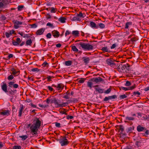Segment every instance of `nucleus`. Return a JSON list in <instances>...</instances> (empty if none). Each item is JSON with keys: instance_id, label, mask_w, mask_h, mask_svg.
<instances>
[{"instance_id": "nucleus-1", "label": "nucleus", "mask_w": 149, "mask_h": 149, "mask_svg": "<svg viewBox=\"0 0 149 149\" xmlns=\"http://www.w3.org/2000/svg\"><path fill=\"white\" fill-rule=\"evenodd\" d=\"M8 86L5 83H3V85L1 86L2 90L6 93L8 94L13 96L17 92V90L16 89L12 90V88L15 89L19 87V85L13 81H10L8 82Z\"/></svg>"}, {"instance_id": "nucleus-2", "label": "nucleus", "mask_w": 149, "mask_h": 149, "mask_svg": "<svg viewBox=\"0 0 149 149\" xmlns=\"http://www.w3.org/2000/svg\"><path fill=\"white\" fill-rule=\"evenodd\" d=\"M33 124L30 127L31 132L33 135L37 134L38 129L41 126V121L37 117H34L33 122Z\"/></svg>"}, {"instance_id": "nucleus-3", "label": "nucleus", "mask_w": 149, "mask_h": 149, "mask_svg": "<svg viewBox=\"0 0 149 149\" xmlns=\"http://www.w3.org/2000/svg\"><path fill=\"white\" fill-rule=\"evenodd\" d=\"M130 67V65L128 63L123 64L120 63L116 64L117 69L120 72L127 73Z\"/></svg>"}, {"instance_id": "nucleus-4", "label": "nucleus", "mask_w": 149, "mask_h": 149, "mask_svg": "<svg viewBox=\"0 0 149 149\" xmlns=\"http://www.w3.org/2000/svg\"><path fill=\"white\" fill-rule=\"evenodd\" d=\"M57 141L59 142L61 146H65L67 145L70 142L66 139L65 136H62L59 139H56Z\"/></svg>"}, {"instance_id": "nucleus-5", "label": "nucleus", "mask_w": 149, "mask_h": 149, "mask_svg": "<svg viewBox=\"0 0 149 149\" xmlns=\"http://www.w3.org/2000/svg\"><path fill=\"white\" fill-rule=\"evenodd\" d=\"M79 44L81 47L82 49L84 50H93V46L89 43L80 42Z\"/></svg>"}, {"instance_id": "nucleus-6", "label": "nucleus", "mask_w": 149, "mask_h": 149, "mask_svg": "<svg viewBox=\"0 0 149 149\" xmlns=\"http://www.w3.org/2000/svg\"><path fill=\"white\" fill-rule=\"evenodd\" d=\"M91 80L95 82L96 84H99L100 82H103L104 81V79L100 77L92 78L91 79Z\"/></svg>"}, {"instance_id": "nucleus-7", "label": "nucleus", "mask_w": 149, "mask_h": 149, "mask_svg": "<svg viewBox=\"0 0 149 149\" xmlns=\"http://www.w3.org/2000/svg\"><path fill=\"white\" fill-rule=\"evenodd\" d=\"M117 97V95H114L111 96H109L108 97H105L103 99V101L105 102H107L109 100H111L113 99H115Z\"/></svg>"}, {"instance_id": "nucleus-8", "label": "nucleus", "mask_w": 149, "mask_h": 149, "mask_svg": "<svg viewBox=\"0 0 149 149\" xmlns=\"http://www.w3.org/2000/svg\"><path fill=\"white\" fill-rule=\"evenodd\" d=\"M119 130L120 131V135L121 136L123 137H125L126 136V133H123V132L124 131V128L122 125H120L118 126Z\"/></svg>"}, {"instance_id": "nucleus-9", "label": "nucleus", "mask_w": 149, "mask_h": 149, "mask_svg": "<svg viewBox=\"0 0 149 149\" xmlns=\"http://www.w3.org/2000/svg\"><path fill=\"white\" fill-rule=\"evenodd\" d=\"M107 63L111 67H114L116 66V64L113 63V61L111 58L107 59L106 60Z\"/></svg>"}, {"instance_id": "nucleus-10", "label": "nucleus", "mask_w": 149, "mask_h": 149, "mask_svg": "<svg viewBox=\"0 0 149 149\" xmlns=\"http://www.w3.org/2000/svg\"><path fill=\"white\" fill-rule=\"evenodd\" d=\"M14 24V27L15 29H17L19 28V25H22L23 23L22 22L18 21L17 20H14L13 21Z\"/></svg>"}, {"instance_id": "nucleus-11", "label": "nucleus", "mask_w": 149, "mask_h": 149, "mask_svg": "<svg viewBox=\"0 0 149 149\" xmlns=\"http://www.w3.org/2000/svg\"><path fill=\"white\" fill-rule=\"evenodd\" d=\"M45 29V28H44L40 29L36 31V34L37 35H42Z\"/></svg>"}, {"instance_id": "nucleus-12", "label": "nucleus", "mask_w": 149, "mask_h": 149, "mask_svg": "<svg viewBox=\"0 0 149 149\" xmlns=\"http://www.w3.org/2000/svg\"><path fill=\"white\" fill-rule=\"evenodd\" d=\"M52 34L55 38H58L60 35L59 32L56 30L52 31Z\"/></svg>"}, {"instance_id": "nucleus-13", "label": "nucleus", "mask_w": 149, "mask_h": 149, "mask_svg": "<svg viewBox=\"0 0 149 149\" xmlns=\"http://www.w3.org/2000/svg\"><path fill=\"white\" fill-rule=\"evenodd\" d=\"M59 101H60V100H57L55 98H54L52 100L51 102L52 103H54L56 105L57 107L59 108L60 107H59V106L61 104H59Z\"/></svg>"}, {"instance_id": "nucleus-14", "label": "nucleus", "mask_w": 149, "mask_h": 149, "mask_svg": "<svg viewBox=\"0 0 149 149\" xmlns=\"http://www.w3.org/2000/svg\"><path fill=\"white\" fill-rule=\"evenodd\" d=\"M0 114L3 116H8L10 115V111L8 110H5L0 112Z\"/></svg>"}, {"instance_id": "nucleus-15", "label": "nucleus", "mask_w": 149, "mask_h": 149, "mask_svg": "<svg viewBox=\"0 0 149 149\" xmlns=\"http://www.w3.org/2000/svg\"><path fill=\"white\" fill-rule=\"evenodd\" d=\"M70 95V93L69 91H68L66 93L63 94V98L66 99H69Z\"/></svg>"}, {"instance_id": "nucleus-16", "label": "nucleus", "mask_w": 149, "mask_h": 149, "mask_svg": "<svg viewBox=\"0 0 149 149\" xmlns=\"http://www.w3.org/2000/svg\"><path fill=\"white\" fill-rule=\"evenodd\" d=\"M8 2V0H0V8L3 7Z\"/></svg>"}, {"instance_id": "nucleus-17", "label": "nucleus", "mask_w": 149, "mask_h": 149, "mask_svg": "<svg viewBox=\"0 0 149 149\" xmlns=\"http://www.w3.org/2000/svg\"><path fill=\"white\" fill-rule=\"evenodd\" d=\"M24 109V106L22 104H20V108L19 112V116L21 117L22 116V112L23 109Z\"/></svg>"}, {"instance_id": "nucleus-18", "label": "nucleus", "mask_w": 149, "mask_h": 149, "mask_svg": "<svg viewBox=\"0 0 149 149\" xmlns=\"http://www.w3.org/2000/svg\"><path fill=\"white\" fill-rule=\"evenodd\" d=\"M90 26L93 28L97 29L98 28V26H97L96 24L93 21H91L90 22Z\"/></svg>"}, {"instance_id": "nucleus-19", "label": "nucleus", "mask_w": 149, "mask_h": 149, "mask_svg": "<svg viewBox=\"0 0 149 149\" xmlns=\"http://www.w3.org/2000/svg\"><path fill=\"white\" fill-rule=\"evenodd\" d=\"M64 87V85L62 83H60L58 84L57 88L58 89V91H61L63 89Z\"/></svg>"}, {"instance_id": "nucleus-20", "label": "nucleus", "mask_w": 149, "mask_h": 149, "mask_svg": "<svg viewBox=\"0 0 149 149\" xmlns=\"http://www.w3.org/2000/svg\"><path fill=\"white\" fill-rule=\"evenodd\" d=\"M125 120H126L125 121V122L127 123H128V120H134V118L132 117L127 116L125 118Z\"/></svg>"}, {"instance_id": "nucleus-21", "label": "nucleus", "mask_w": 149, "mask_h": 149, "mask_svg": "<svg viewBox=\"0 0 149 149\" xmlns=\"http://www.w3.org/2000/svg\"><path fill=\"white\" fill-rule=\"evenodd\" d=\"M82 59H83L84 63L85 64H87L89 63L90 59L89 57H83Z\"/></svg>"}, {"instance_id": "nucleus-22", "label": "nucleus", "mask_w": 149, "mask_h": 149, "mask_svg": "<svg viewBox=\"0 0 149 149\" xmlns=\"http://www.w3.org/2000/svg\"><path fill=\"white\" fill-rule=\"evenodd\" d=\"M146 130L145 127H142L140 125H138L137 127V130L139 132L143 131Z\"/></svg>"}, {"instance_id": "nucleus-23", "label": "nucleus", "mask_w": 149, "mask_h": 149, "mask_svg": "<svg viewBox=\"0 0 149 149\" xmlns=\"http://www.w3.org/2000/svg\"><path fill=\"white\" fill-rule=\"evenodd\" d=\"M81 19L77 15L76 16H74L72 19L71 20L72 21H80Z\"/></svg>"}, {"instance_id": "nucleus-24", "label": "nucleus", "mask_w": 149, "mask_h": 149, "mask_svg": "<svg viewBox=\"0 0 149 149\" xmlns=\"http://www.w3.org/2000/svg\"><path fill=\"white\" fill-rule=\"evenodd\" d=\"M95 89L96 91H97L99 93H102L104 92V89H102L100 88H95Z\"/></svg>"}, {"instance_id": "nucleus-25", "label": "nucleus", "mask_w": 149, "mask_h": 149, "mask_svg": "<svg viewBox=\"0 0 149 149\" xmlns=\"http://www.w3.org/2000/svg\"><path fill=\"white\" fill-rule=\"evenodd\" d=\"M66 19V18L63 17H61L59 18L58 20L60 21L62 23H64L65 22V20Z\"/></svg>"}, {"instance_id": "nucleus-26", "label": "nucleus", "mask_w": 149, "mask_h": 149, "mask_svg": "<svg viewBox=\"0 0 149 149\" xmlns=\"http://www.w3.org/2000/svg\"><path fill=\"white\" fill-rule=\"evenodd\" d=\"M77 15L80 19L83 18L86 16V15L84 13L82 14L81 12H80L79 13L77 14Z\"/></svg>"}, {"instance_id": "nucleus-27", "label": "nucleus", "mask_w": 149, "mask_h": 149, "mask_svg": "<svg viewBox=\"0 0 149 149\" xmlns=\"http://www.w3.org/2000/svg\"><path fill=\"white\" fill-rule=\"evenodd\" d=\"M77 80H79L78 82L79 83H83L86 80V78H81L78 79Z\"/></svg>"}, {"instance_id": "nucleus-28", "label": "nucleus", "mask_w": 149, "mask_h": 149, "mask_svg": "<svg viewBox=\"0 0 149 149\" xmlns=\"http://www.w3.org/2000/svg\"><path fill=\"white\" fill-rule=\"evenodd\" d=\"M72 63L71 61H66L65 62V64L66 66H69L72 64Z\"/></svg>"}, {"instance_id": "nucleus-29", "label": "nucleus", "mask_w": 149, "mask_h": 149, "mask_svg": "<svg viewBox=\"0 0 149 149\" xmlns=\"http://www.w3.org/2000/svg\"><path fill=\"white\" fill-rule=\"evenodd\" d=\"M32 43V41L31 39L28 40L26 42V45H31V44Z\"/></svg>"}, {"instance_id": "nucleus-30", "label": "nucleus", "mask_w": 149, "mask_h": 149, "mask_svg": "<svg viewBox=\"0 0 149 149\" xmlns=\"http://www.w3.org/2000/svg\"><path fill=\"white\" fill-rule=\"evenodd\" d=\"M93 83L91 81H89L87 83V86L89 87L90 89H91L92 87Z\"/></svg>"}, {"instance_id": "nucleus-31", "label": "nucleus", "mask_w": 149, "mask_h": 149, "mask_svg": "<svg viewBox=\"0 0 149 149\" xmlns=\"http://www.w3.org/2000/svg\"><path fill=\"white\" fill-rule=\"evenodd\" d=\"M132 24V22H127L126 23L125 29H127L128 28L129 26L131 25Z\"/></svg>"}, {"instance_id": "nucleus-32", "label": "nucleus", "mask_w": 149, "mask_h": 149, "mask_svg": "<svg viewBox=\"0 0 149 149\" xmlns=\"http://www.w3.org/2000/svg\"><path fill=\"white\" fill-rule=\"evenodd\" d=\"M20 74V71H16L15 70L13 72H12V74L15 76L18 75Z\"/></svg>"}, {"instance_id": "nucleus-33", "label": "nucleus", "mask_w": 149, "mask_h": 149, "mask_svg": "<svg viewBox=\"0 0 149 149\" xmlns=\"http://www.w3.org/2000/svg\"><path fill=\"white\" fill-rule=\"evenodd\" d=\"M97 26H98V28H100L102 29H104L105 27V25L102 23H99Z\"/></svg>"}, {"instance_id": "nucleus-34", "label": "nucleus", "mask_w": 149, "mask_h": 149, "mask_svg": "<svg viewBox=\"0 0 149 149\" xmlns=\"http://www.w3.org/2000/svg\"><path fill=\"white\" fill-rule=\"evenodd\" d=\"M72 33L74 36H78L79 34V31H73Z\"/></svg>"}, {"instance_id": "nucleus-35", "label": "nucleus", "mask_w": 149, "mask_h": 149, "mask_svg": "<svg viewBox=\"0 0 149 149\" xmlns=\"http://www.w3.org/2000/svg\"><path fill=\"white\" fill-rule=\"evenodd\" d=\"M101 50L105 52H110L109 51V49H108L107 47H102Z\"/></svg>"}, {"instance_id": "nucleus-36", "label": "nucleus", "mask_w": 149, "mask_h": 149, "mask_svg": "<svg viewBox=\"0 0 149 149\" xmlns=\"http://www.w3.org/2000/svg\"><path fill=\"white\" fill-rule=\"evenodd\" d=\"M134 127L133 126L128 127L127 129V132H130L134 130Z\"/></svg>"}, {"instance_id": "nucleus-37", "label": "nucleus", "mask_w": 149, "mask_h": 149, "mask_svg": "<svg viewBox=\"0 0 149 149\" xmlns=\"http://www.w3.org/2000/svg\"><path fill=\"white\" fill-rule=\"evenodd\" d=\"M59 112L60 113L62 114H65V115H67V113H66V111L65 109H60L59 110Z\"/></svg>"}, {"instance_id": "nucleus-38", "label": "nucleus", "mask_w": 149, "mask_h": 149, "mask_svg": "<svg viewBox=\"0 0 149 149\" xmlns=\"http://www.w3.org/2000/svg\"><path fill=\"white\" fill-rule=\"evenodd\" d=\"M19 137L22 138V140L24 141L28 138V136L26 135H22L19 136Z\"/></svg>"}, {"instance_id": "nucleus-39", "label": "nucleus", "mask_w": 149, "mask_h": 149, "mask_svg": "<svg viewBox=\"0 0 149 149\" xmlns=\"http://www.w3.org/2000/svg\"><path fill=\"white\" fill-rule=\"evenodd\" d=\"M72 49L74 52H77L78 51V49L76 48L75 46L72 45Z\"/></svg>"}, {"instance_id": "nucleus-40", "label": "nucleus", "mask_w": 149, "mask_h": 149, "mask_svg": "<svg viewBox=\"0 0 149 149\" xmlns=\"http://www.w3.org/2000/svg\"><path fill=\"white\" fill-rule=\"evenodd\" d=\"M68 104V103L67 102H63L62 104H61L60 105H59V107H63L66 106Z\"/></svg>"}, {"instance_id": "nucleus-41", "label": "nucleus", "mask_w": 149, "mask_h": 149, "mask_svg": "<svg viewBox=\"0 0 149 149\" xmlns=\"http://www.w3.org/2000/svg\"><path fill=\"white\" fill-rule=\"evenodd\" d=\"M42 66L44 68L48 67L49 66V64L46 61H45L42 65Z\"/></svg>"}, {"instance_id": "nucleus-42", "label": "nucleus", "mask_w": 149, "mask_h": 149, "mask_svg": "<svg viewBox=\"0 0 149 149\" xmlns=\"http://www.w3.org/2000/svg\"><path fill=\"white\" fill-rule=\"evenodd\" d=\"M46 26H49V27L51 28H54V27L52 24L50 22L47 23V24Z\"/></svg>"}, {"instance_id": "nucleus-43", "label": "nucleus", "mask_w": 149, "mask_h": 149, "mask_svg": "<svg viewBox=\"0 0 149 149\" xmlns=\"http://www.w3.org/2000/svg\"><path fill=\"white\" fill-rule=\"evenodd\" d=\"M127 96L125 94L123 95H120V96L119 97V98L120 99H123L124 98H125L127 97Z\"/></svg>"}, {"instance_id": "nucleus-44", "label": "nucleus", "mask_w": 149, "mask_h": 149, "mask_svg": "<svg viewBox=\"0 0 149 149\" xmlns=\"http://www.w3.org/2000/svg\"><path fill=\"white\" fill-rule=\"evenodd\" d=\"M13 78V76L12 74H11L9 76H8L7 77L9 81L12 80Z\"/></svg>"}, {"instance_id": "nucleus-45", "label": "nucleus", "mask_w": 149, "mask_h": 149, "mask_svg": "<svg viewBox=\"0 0 149 149\" xmlns=\"http://www.w3.org/2000/svg\"><path fill=\"white\" fill-rule=\"evenodd\" d=\"M23 5H19L17 7L18 11H21L22 10L23 8H24Z\"/></svg>"}, {"instance_id": "nucleus-46", "label": "nucleus", "mask_w": 149, "mask_h": 149, "mask_svg": "<svg viewBox=\"0 0 149 149\" xmlns=\"http://www.w3.org/2000/svg\"><path fill=\"white\" fill-rule=\"evenodd\" d=\"M31 71L33 72H38L40 71V70L38 68H32L31 70Z\"/></svg>"}, {"instance_id": "nucleus-47", "label": "nucleus", "mask_w": 149, "mask_h": 149, "mask_svg": "<svg viewBox=\"0 0 149 149\" xmlns=\"http://www.w3.org/2000/svg\"><path fill=\"white\" fill-rule=\"evenodd\" d=\"M125 85L126 86H130L131 85V83L129 81H127Z\"/></svg>"}, {"instance_id": "nucleus-48", "label": "nucleus", "mask_w": 149, "mask_h": 149, "mask_svg": "<svg viewBox=\"0 0 149 149\" xmlns=\"http://www.w3.org/2000/svg\"><path fill=\"white\" fill-rule=\"evenodd\" d=\"M120 89L123 90L125 91H127L129 90V87L127 88L123 86H121L120 88Z\"/></svg>"}, {"instance_id": "nucleus-49", "label": "nucleus", "mask_w": 149, "mask_h": 149, "mask_svg": "<svg viewBox=\"0 0 149 149\" xmlns=\"http://www.w3.org/2000/svg\"><path fill=\"white\" fill-rule=\"evenodd\" d=\"M111 91V89L110 88H108L107 90L104 92V93L107 94L109 93Z\"/></svg>"}, {"instance_id": "nucleus-50", "label": "nucleus", "mask_w": 149, "mask_h": 149, "mask_svg": "<svg viewBox=\"0 0 149 149\" xmlns=\"http://www.w3.org/2000/svg\"><path fill=\"white\" fill-rule=\"evenodd\" d=\"M31 35L30 34H24V35L23 36V37L24 38H30L31 37Z\"/></svg>"}, {"instance_id": "nucleus-51", "label": "nucleus", "mask_w": 149, "mask_h": 149, "mask_svg": "<svg viewBox=\"0 0 149 149\" xmlns=\"http://www.w3.org/2000/svg\"><path fill=\"white\" fill-rule=\"evenodd\" d=\"M133 94L134 95H138L137 96V97H139V95H140L141 93L140 92H139L138 91H134L133 93Z\"/></svg>"}, {"instance_id": "nucleus-52", "label": "nucleus", "mask_w": 149, "mask_h": 149, "mask_svg": "<svg viewBox=\"0 0 149 149\" xmlns=\"http://www.w3.org/2000/svg\"><path fill=\"white\" fill-rule=\"evenodd\" d=\"M38 106L40 107L43 108H45L47 107L48 106V105H43L42 104H39Z\"/></svg>"}, {"instance_id": "nucleus-53", "label": "nucleus", "mask_w": 149, "mask_h": 149, "mask_svg": "<svg viewBox=\"0 0 149 149\" xmlns=\"http://www.w3.org/2000/svg\"><path fill=\"white\" fill-rule=\"evenodd\" d=\"M47 88L48 90L50 91H54V92L55 91L54 89L50 86H48L47 87Z\"/></svg>"}, {"instance_id": "nucleus-54", "label": "nucleus", "mask_w": 149, "mask_h": 149, "mask_svg": "<svg viewBox=\"0 0 149 149\" xmlns=\"http://www.w3.org/2000/svg\"><path fill=\"white\" fill-rule=\"evenodd\" d=\"M13 149H21V147L20 146H13Z\"/></svg>"}, {"instance_id": "nucleus-55", "label": "nucleus", "mask_w": 149, "mask_h": 149, "mask_svg": "<svg viewBox=\"0 0 149 149\" xmlns=\"http://www.w3.org/2000/svg\"><path fill=\"white\" fill-rule=\"evenodd\" d=\"M141 143V142H140L136 141L135 143V144L137 147H138L140 146Z\"/></svg>"}, {"instance_id": "nucleus-56", "label": "nucleus", "mask_w": 149, "mask_h": 149, "mask_svg": "<svg viewBox=\"0 0 149 149\" xmlns=\"http://www.w3.org/2000/svg\"><path fill=\"white\" fill-rule=\"evenodd\" d=\"M54 77L53 76H49L47 77V81H52L51 79L52 78H53Z\"/></svg>"}, {"instance_id": "nucleus-57", "label": "nucleus", "mask_w": 149, "mask_h": 149, "mask_svg": "<svg viewBox=\"0 0 149 149\" xmlns=\"http://www.w3.org/2000/svg\"><path fill=\"white\" fill-rule=\"evenodd\" d=\"M136 87V85L134 84L133 86H132L129 87V90H132Z\"/></svg>"}, {"instance_id": "nucleus-58", "label": "nucleus", "mask_w": 149, "mask_h": 149, "mask_svg": "<svg viewBox=\"0 0 149 149\" xmlns=\"http://www.w3.org/2000/svg\"><path fill=\"white\" fill-rule=\"evenodd\" d=\"M51 10L50 11V12L51 13H55L56 12V8H54L52 7Z\"/></svg>"}, {"instance_id": "nucleus-59", "label": "nucleus", "mask_w": 149, "mask_h": 149, "mask_svg": "<svg viewBox=\"0 0 149 149\" xmlns=\"http://www.w3.org/2000/svg\"><path fill=\"white\" fill-rule=\"evenodd\" d=\"M52 34L51 33H48L46 36V37L47 38H50L52 37Z\"/></svg>"}, {"instance_id": "nucleus-60", "label": "nucleus", "mask_w": 149, "mask_h": 149, "mask_svg": "<svg viewBox=\"0 0 149 149\" xmlns=\"http://www.w3.org/2000/svg\"><path fill=\"white\" fill-rule=\"evenodd\" d=\"M74 117L72 116H70L68 115L66 116V118L68 120L72 119Z\"/></svg>"}, {"instance_id": "nucleus-61", "label": "nucleus", "mask_w": 149, "mask_h": 149, "mask_svg": "<svg viewBox=\"0 0 149 149\" xmlns=\"http://www.w3.org/2000/svg\"><path fill=\"white\" fill-rule=\"evenodd\" d=\"M12 43L13 45L15 46H17L19 45L18 43H17L16 41H14V40H13Z\"/></svg>"}, {"instance_id": "nucleus-62", "label": "nucleus", "mask_w": 149, "mask_h": 149, "mask_svg": "<svg viewBox=\"0 0 149 149\" xmlns=\"http://www.w3.org/2000/svg\"><path fill=\"white\" fill-rule=\"evenodd\" d=\"M31 28H35L37 27V25L36 24H31L30 25Z\"/></svg>"}, {"instance_id": "nucleus-63", "label": "nucleus", "mask_w": 149, "mask_h": 149, "mask_svg": "<svg viewBox=\"0 0 149 149\" xmlns=\"http://www.w3.org/2000/svg\"><path fill=\"white\" fill-rule=\"evenodd\" d=\"M55 126L58 127H61V124L59 123L56 122L55 123Z\"/></svg>"}, {"instance_id": "nucleus-64", "label": "nucleus", "mask_w": 149, "mask_h": 149, "mask_svg": "<svg viewBox=\"0 0 149 149\" xmlns=\"http://www.w3.org/2000/svg\"><path fill=\"white\" fill-rule=\"evenodd\" d=\"M116 45L115 43L113 44L111 47V49H113L115 48L116 47Z\"/></svg>"}]
</instances>
